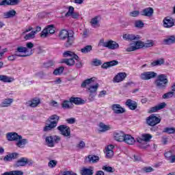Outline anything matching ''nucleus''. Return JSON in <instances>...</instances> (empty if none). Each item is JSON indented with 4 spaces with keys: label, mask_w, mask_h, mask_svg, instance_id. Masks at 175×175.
Masks as SVG:
<instances>
[{
    "label": "nucleus",
    "mask_w": 175,
    "mask_h": 175,
    "mask_svg": "<svg viewBox=\"0 0 175 175\" xmlns=\"http://www.w3.org/2000/svg\"><path fill=\"white\" fill-rule=\"evenodd\" d=\"M73 35H75V33L72 30L62 29L59 31V38L60 40H66L64 43L65 47H72L75 42V36Z\"/></svg>",
    "instance_id": "nucleus-1"
},
{
    "label": "nucleus",
    "mask_w": 175,
    "mask_h": 175,
    "mask_svg": "<svg viewBox=\"0 0 175 175\" xmlns=\"http://www.w3.org/2000/svg\"><path fill=\"white\" fill-rule=\"evenodd\" d=\"M8 142H16V146L18 148H24L26 144H28V139H23V136L19 135L17 133L11 132L6 134Z\"/></svg>",
    "instance_id": "nucleus-2"
},
{
    "label": "nucleus",
    "mask_w": 175,
    "mask_h": 175,
    "mask_svg": "<svg viewBox=\"0 0 175 175\" xmlns=\"http://www.w3.org/2000/svg\"><path fill=\"white\" fill-rule=\"evenodd\" d=\"M59 121V116L57 115H52L48 118V122L45 126L43 128L44 132H50L53 129H55L58 125V122Z\"/></svg>",
    "instance_id": "nucleus-3"
},
{
    "label": "nucleus",
    "mask_w": 175,
    "mask_h": 175,
    "mask_svg": "<svg viewBox=\"0 0 175 175\" xmlns=\"http://www.w3.org/2000/svg\"><path fill=\"white\" fill-rule=\"evenodd\" d=\"M168 82L169 81L167 80L166 75L161 74L158 75L157 79L154 81V84L159 90H165Z\"/></svg>",
    "instance_id": "nucleus-4"
},
{
    "label": "nucleus",
    "mask_w": 175,
    "mask_h": 175,
    "mask_svg": "<svg viewBox=\"0 0 175 175\" xmlns=\"http://www.w3.org/2000/svg\"><path fill=\"white\" fill-rule=\"evenodd\" d=\"M59 142H61V137L58 135H51L45 137V142L48 147L53 148Z\"/></svg>",
    "instance_id": "nucleus-5"
},
{
    "label": "nucleus",
    "mask_w": 175,
    "mask_h": 175,
    "mask_svg": "<svg viewBox=\"0 0 175 175\" xmlns=\"http://www.w3.org/2000/svg\"><path fill=\"white\" fill-rule=\"evenodd\" d=\"M99 46H103V47H107L109 50H116L119 49L120 44L115 41L108 40L105 42L104 40H100L99 42Z\"/></svg>",
    "instance_id": "nucleus-6"
},
{
    "label": "nucleus",
    "mask_w": 175,
    "mask_h": 175,
    "mask_svg": "<svg viewBox=\"0 0 175 175\" xmlns=\"http://www.w3.org/2000/svg\"><path fill=\"white\" fill-rule=\"evenodd\" d=\"M158 76V74L154 71H145L139 75V79L146 81L147 80H151V79H155Z\"/></svg>",
    "instance_id": "nucleus-7"
},
{
    "label": "nucleus",
    "mask_w": 175,
    "mask_h": 175,
    "mask_svg": "<svg viewBox=\"0 0 175 175\" xmlns=\"http://www.w3.org/2000/svg\"><path fill=\"white\" fill-rule=\"evenodd\" d=\"M49 33L53 35L55 33V27L54 25H49L46 26L41 32L40 36L41 38H47L49 36Z\"/></svg>",
    "instance_id": "nucleus-8"
},
{
    "label": "nucleus",
    "mask_w": 175,
    "mask_h": 175,
    "mask_svg": "<svg viewBox=\"0 0 175 175\" xmlns=\"http://www.w3.org/2000/svg\"><path fill=\"white\" fill-rule=\"evenodd\" d=\"M160 122L161 118L157 117L154 114H152L146 118V124L149 126H155V125H158Z\"/></svg>",
    "instance_id": "nucleus-9"
},
{
    "label": "nucleus",
    "mask_w": 175,
    "mask_h": 175,
    "mask_svg": "<svg viewBox=\"0 0 175 175\" xmlns=\"http://www.w3.org/2000/svg\"><path fill=\"white\" fill-rule=\"evenodd\" d=\"M57 131H59L61 135L65 137H70V127L62 124L57 128Z\"/></svg>",
    "instance_id": "nucleus-10"
},
{
    "label": "nucleus",
    "mask_w": 175,
    "mask_h": 175,
    "mask_svg": "<svg viewBox=\"0 0 175 175\" xmlns=\"http://www.w3.org/2000/svg\"><path fill=\"white\" fill-rule=\"evenodd\" d=\"M98 88H99V83H96L94 85H90L88 88V91L90 92L89 100L92 102L94 100L95 96H96V91H98Z\"/></svg>",
    "instance_id": "nucleus-11"
},
{
    "label": "nucleus",
    "mask_w": 175,
    "mask_h": 175,
    "mask_svg": "<svg viewBox=\"0 0 175 175\" xmlns=\"http://www.w3.org/2000/svg\"><path fill=\"white\" fill-rule=\"evenodd\" d=\"M142 41H136L130 44L129 46L126 49V51L131 53L132 51H136L139 49H142Z\"/></svg>",
    "instance_id": "nucleus-12"
},
{
    "label": "nucleus",
    "mask_w": 175,
    "mask_h": 175,
    "mask_svg": "<svg viewBox=\"0 0 175 175\" xmlns=\"http://www.w3.org/2000/svg\"><path fill=\"white\" fill-rule=\"evenodd\" d=\"M175 21L170 16L165 17L163 20V27L164 28H172L174 27Z\"/></svg>",
    "instance_id": "nucleus-13"
},
{
    "label": "nucleus",
    "mask_w": 175,
    "mask_h": 175,
    "mask_svg": "<svg viewBox=\"0 0 175 175\" xmlns=\"http://www.w3.org/2000/svg\"><path fill=\"white\" fill-rule=\"evenodd\" d=\"M111 108L115 114H122L125 113V109L120 104H113Z\"/></svg>",
    "instance_id": "nucleus-14"
},
{
    "label": "nucleus",
    "mask_w": 175,
    "mask_h": 175,
    "mask_svg": "<svg viewBox=\"0 0 175 175\" xmlns=\"http://www.w3.org/2000/svg\"><path fill=\"white\" fill-rule=\"evenodd\" d=\"M28 53V49L24 46H18L15 49V55L17 57H28V55H21V53Z\"/></svg>",
    "instance_id": "nucleus-15"
},
{
    "label": "nucleus",
    "mask_w": 175,
    "mask_h": 175,
    "mask_svg": "<svg viewBox=\"0 0 175 175\" xmlns=\"http://www.w3.org/2000/svg\"><path fill=\"white\" fill-rule=\"evenodd\" d=\"M18 158V153L13 152L7 154L3 158L4 162H12L13 159H17Z\"/></svg>",
    "instance_id": "nucleus-16"
},
{
    "label": "nucleus",
    "mask_w": 175,
    "mask_h": 175,
    "mask_svg": "<svg viewBox=\"0 0 175 175\" xmlns=\"http://www.w3.org/2000/svg\"><path fill=\"white\" fill-rule=\"evenodd\" d=\"M123 39L124 40H128L129 42H132V40H139L140 36L132 33H126L123 35Z\"/></svg>",
    "instance_id": "nucleus-17"
},
{
    "label": "nucleus",
    "mask_w": 175,
    "mask_h": 175,
    "mask_svg": "<svg viewBox=\"0 0 175 175\" xmlns=\"http://www.w3.org/2000/svg\"><path fill=\"white\" fill-rule=\"evenodd\" d=\"M125 105L130 110H136L137 109V103L131 99H127Z\"/></svg>",
    "instance_id": "nucleus-18"
},
{
    "label": "nucleus",
    "mask_w": 175,
    "mask_h": 175,
    "mask_svg": "<svg viewBox=\"0 0 175 175\" xmlns=\"http://www.w3.org/2000/svg\"><path fill=\"white\" fill-rule=\"evenodd\" d=\"M126 77V73L125 72H119L117 75H116L113 78L114 83H121V81H124L125 78Z\"/></svg>",
    "instance_id": "nucleus-19"
},
{
    "label": "nucleus",
    "mask_w": 175,
    "mask_h": 175,
    "mask_svg": "<svg viewBox=\"0 0 175 175\" xmlns=\"http://www.w3.org/2000/svg\"><path fill=\"white\" fill-rule=\"evenodd\" d=\"M123 142L126 144L133 146V144H135L136 142V140H135V138L132 137V135L125 134L124 138H123Z\"/></svg>",
    "instance_id": "nucleus-20"
},
{
    "label": "nucleus",
    "mask_w": 175,
    "mask_h": 175,
    "mask_svg": "<svg viewBox=\"0 0 175 175\" xmlns=\"http://www.w3.org/2000/svg\"><path fill=\"white\" fill-rule=\"evenodd\" d=\"M141 14L146 17H152V14H154V9L150 7L145 8L142 11Z\"/></svg>",
    "instance_id": "nucleus-21"
},
{
    "label": "nucleus",
    "mask_w": 175,
    "mask_h": 175,
    "mask_svg": "<svg viewBox=\"0 0 175 175\" xmlns=\"http://www.w3.org/2000/svg\"><path fill=\"white\" fill-rule=\"evenodd\" d=\"M165 107H166V103H161L154 107H151L148 113H155L158 111V110H162V109H165Z\"/></svg>",
    "instance_id": "nucleus-22"
},
{
    "label": "nucleus",
    "mask_w": 175,
    "mask_h": 175,
    "mask_svg": "<svg viewBox=\"0 0 175 175\" xmlns=\"http://www.w3.org/2000/svg\"><path fill=\"white\" fill-rule=\"evenodd\" d=\"M113 137L116 142H124L125 134L122 131H117L113 133Z\"/></svg>",
    "instance_id": "nucleus-23"
},
{
    "label": "nucleus",
    "mask_w": 175,
    "mask_h": 175,
    "mask_svg": "<svg viewBox=\"0 0 175 175\" xmlns=\"http://www.w3.org/2000/svg\"><path fill=\"white\" fill-rule=\"evenodd\" d=\"M106 158L108 159H110L111 158H113V155H114V146L113 145H109L106 148Z\"/></svg>",
    "instance_id": "nucleus-24"
},
{
    "label": "nucleus",
    "mask_w": 175,
    "mask_h": 175,
    "mask_svg": "<svg viewBox=\"0 0 175 175\" xmlns=\"http://www.w3.org/2000/svg\"><path fill=\"white\" fill-rule=\"evenodd\" d=\"M71 103L73 105H84L85 101L79 97H71L70 98Z\"/></svg>",
    "instance_id": "nucleus-25"
},
{
    "label": "nucleus",
    "mask_w": 175,
    "mask_h": 175,
    "mask_svg": "<svg viewBox=\"0 0 175 175\" xmlns=\"http://www.w3.org/2000/svg\"><path fill=\"white\" fill-rule=\"evenodd\" d=\"M27 105L30 107H38V105H40V98H36L31 100H29Z\"/></svg>",
    "instance_id": "nucleus-26"
},
{
    "label": "nucleus",
    "mask_w": 175,
    "mask_h": 175,
    "mask_svg": "<svg viewBox=\"0 0 175 175\" xmlns=\"http://www.w3.org/2000/svg\"><path fill=\"white\" fill-rule=\"evenodd\" d=\"M63 57H70V58H75V59L79 60V56L70 51H65L63 53Z\"/></svg>",
    "instance_id": "nucleus-27"
},
{
    "label": "nucleus",
    "mask_w": 175,
    "mask_h": 175,
    "mask_svg": "<svg viewBox=\"0 0 175 175\" xmlns=\"http://www.w3.org/2000/svg\"><path fill=\"white\" fill-rule=\"evenodd\" d=\"M98 126L100 132H107V131H110V129H111L110 125L105 124V123L102 122L99 123Z\"/></svg>",
    "instance_id": "nucleus-28"
},
{
    "label": "nucleus",
    "mask_w": 175,
    "mask_h": 175,
    "mask_svg": "<svg viewBox=\"0 0 175 175\" xmlns=\"http://www.w3.org/2000/svg\"><path fill=\"white\" fill-rule=\"evenodd\" d=\"M0 81H2L3 83H12V81H14V78L1 75H0Z\"/></svg>",
    "instance_id": "nucleus-29"
},
{
    "label": "nucleus",
    "mask_w": 175,
    "mask_h": 175,
    "mask_svg": "<svg viewBox=\"0 0 175 175\" xmlns=\"http://www.w3.org/2000/svg\"><path fill=\"white\" fill-rule=\"evenodd\" d=\"M16 10H11L6 12H4L3 17H4V18H13V17H14V16H16Z\"/></svg>",
    "instance_id": "nucleus-30"
},
{
    "label": "nucleus",
    "mask_w": 175,
    "mask_h": 175,
    "mask_svg": "<svg viewBox=\"0 0 175 175\" xmlns=\"http://www.w3.org/2000/svg\"><path fill=\"white\" fill-rule=\"evenodd\" d=\"M25 165H27V158L22 157L16 162L14 166L15 167H20L21 166H25Z\"/></svg>",
    "instance_id": "nucleus-31"
},
{
    "label": "nucleus",
    "mask_w": 175,
    "mask_h": 175,
    "mask_svg": "<svg viewBox=\"0 0 175 175\" xmlns=\"http://www.w3.org/2000/svg\"><path fill=\"white\" fill-rule=\"evenodd\" d=\"M13 103V98H5L1 104L0 107H9Z\"/></svg>",
    "instance_id": "nucleus-32"
},
{
    "label": "nucleus",
    "mask_w": 175,
    "mask_h": 175,
    "mask_svg": "<svg viewBox=\"0 0 175 175\" xmlns=\"http://www.w3.org/2000/svg\"><path fill=\"white\" fill-rule=\"evenodd\" d=\"M62 107L64 109V110L72 109L73 105L72 102H70V98L69 100H64L62 104Z\"/></svg>",
    "instance_id": "nucleus-33"
},
{
    "label": "nucleus",
    "mask_w": 175,
    "mask_h": 175,
    "mask_svg": "<svg viewBox=\"0 0 175 175\" xmlns=\"http://www.w3.org/2000/svg\"><path fill=\"white\" fill-rule=\"evenodd\" d=\"M88 162L90 163H97V162H99V157L94 155V154H90L88 156Z\"/></svg>",
    "instance_id": "nucleus-34"
},
{
    "label": "nucleus",
    "mask_w": 175,
    "mask_h": 175,
    "mask_svg": "<svg viewBox=\"0 0 175 175\" xmlns=\"http://www.w3.org/2000/svg\"><path fill=\"white\" fill-rule=\"evenodd\" d=\"M98 18L99 16H95L91 19L90 25L93 28H98V27H100Z\"/></svg>",
    "instance_id": "nucleus-35"
},
{
    "label": "nucleus",
    "mask_w": 175,
    "mask_h": 175,
    "mask_svg": "<svg viewBox=\"0 0 175 175\" xmlns=\"http://www.w3.org/2000/svg\"><path fill=\"white\" fill-rule=\"evenodd\" d=\"M94 81H95V77L87 79L81 83V86L82 87V88H85L87 85H90V84L94 83Z\"/></svg>",
    "instance_id": "nucleus-36"
},
{
    "label": "nucleus",
    "mask_w": 175,
    "mask_h": 175,
    "mask_svg": "<svg viewBox=\"0 0 175 175\" xmlns=\"http://www.w3.org/2000/svg\"><path fill=\"white\" fill-rule=\"evenodd\" d=\"M1 175H24V172L20 170H14L10 172H5Z\"/></svg>",
    "instance_id": "nucleus-37"
},
{
    "label": "nucleus",
    "mask_w": 175,
    "mask_h": 175,
    "mask_svg": "<svg viewBox=\"0 0 175 175\" xmlns=\"http://www.w3.org/2000/svg\"><path fill=\"white\" fill-rule=\"evenodd\" d=\"M163 42L165 43V44H174L175 43V36H171L170 37H168L166 39L163 40Z\"/></svg>",
    "instance_id": "nucleus-38"
},
{
    "label": "nucleus",
    "mask_w": 175,
    "mask_h": 175,
    "mask_svg": "<svg viewBox=\"0 0 175 175\" xmlns=\"http://www.w3.org/2000/svg\"><path fill=\"white\" fill-rule=\"evenodd\" d=\"M80 174L81 175H93L94 174V170L90 168H83Z\"/></svg>",
    "instance_id": "nucleus-39"
},
{
    "label": "nucleus",
    "mask_w": 175,
    "mask_h": 175,
    "mask_svg": "<svg viewBox=\"0 0 175 175\" xmlns=\"http://www.w3.org/2000/svg\"><path fill=\"white\" fill-rule=\"evenodd\" d=\"M64 64H66L68 65V66H73L75 64H76V62H75V58L70 57L69 59H64L63 60Z\"/></svg>",
    "instance_id": "nucleus-40"
},
{
    "label": "nucleus",
    "mask_w": 175,
    "mask_h": 175,
    "mask_svg": "<svg viewBox=\"0 0 175 175\" xmlns=\"http://www.w3.org/2000/svg\"><path fill=\"white\" fill-rule=\"evenodd\" d=\"M36 34V31H31L30 33L26 34L24 36L25 40H29L31 39H35V35Z\"/></svg>",
    "instance_id": "nucleus-41"
},
{
    "label": "nucleus",
    "mask_w": 175,
    "mask_h": 175,
    "mask_svg": "<svg viewBox=\"0 0 175 175\" xmlns=\"http://www.w3.org/2000/svg\"><path fill=\"white\" fill-rule=\"evenodd\" d=\"M81 51L83 54H87L88 53H90V51H92V46L91 45L85 46V47L81 49Z\"/></svg>",
    "instance_id": "nucleus-42"
},
{
    "label": "nucleus",
    "mask_w": 175,
    "mask_h": 175,
    "mask_svg": "<svg viewBox=\"0 0 175 175\" xmlns=\"http://www.w3.org/2000/svg\"><path fill=\"white\" fill-rule=\"evenodd\" d=\"M64 69H65L64 68V66H60L58 68H56L53 71V75H55V76H58L59 75H62V73H64Z\"/></svg>",
    "instance_id": "nucleus-43"
},
{
    "label": "nucleus",
    "mask_w": 175,
    "mask_h": 175,
    "mask_svg": "<svg viewBox=\"0 0 175 175\" xmlns=\"http://www.w3.org/2000/svg\"><path fill=\"white\" fill-rule=\"evenodd\" d=\"M141 44H142V49H143V47H146V48H148V47H152V46H154V42L152 41H147L146 42H143L142 41H141Z\"/></svg>",
    "instance_id": "nucleus-44"
},
{
    "label": "nucleus",
    "mask_w": 175,
    "mask_h": 175,
    "mask_svg": "<svg viewBox=\"0 0 175 175\" xmlns=\"http://www.w3.org/2000/svg\"><path fill=\"white\" fill-rule=\"evenodd\" d=\"M137 143H139V144H141V145H139L140 148H144V149L147 148V146L144 145V143H146V142H145L144 139H143V137H142V138L137 137Z\"/></svg>",
    "instance_id": "nucleus-45"
},
{
    "label": "nucleus",
    "mask_w": 175,
    "mask_h": 175,
    "mask_svg": "<svg viewBox=\"0 0 175 175\" xmlns=\"http://www.w3.org/2000/svg\"><path fill=\"white\" fill-rule=\"evenodd\" d=\"M165 64V60L163 59H160L154 61L153 62L151 63L152 66H158V65H163Z\"/></svg>",
    "instance_id": "nucleus-46"
},
{
    "label": "nucleus",
    "mask_w": 175,
    "mask_h": 175,
    "mask_svg": "<svg viewBox=\"0 0 175 175\" xmlns=\"http://www.w3.org/2000/svg\"><path fill=\"white\" fill-rule=\"evenodd\" d=\"M102 170H105V172H107V173H114L116 171L113 167L107 165L103 166Z\"/></svg>",
    "instance_id": "nucleus-47"
},
{
    "label": "nucleus",
    "mask_w": 175,
    "mask_h": 175,
    "mask_svg": "<svg viewBox=\"0 0 175 175\" xmlns=\"http://www.w3.org/2000/svg\"><path fill=\"white\" fill-rule=\"evenodd\" d=\"M142 137L144 139V142H150L152 139V135L150 134H142Z\"/></svg>",
    "instance_id": "nucleus-48"
},
{
    "label": "nucleus",
    "mask_w": 175,
    "mask_h": 175,
    "mask_svg": "<svg viewBox=\"0 0 175 175\" xmlns=\"http://www.w3.org/2000/svg\"><path fill=\"white\" fill-rule=\"evenodd\" d=\"M75 12V8L73 6H69L68 8V11L67 13L65 14L66 17H70L72 14Z\"/></svg>",
    "instance_id": "nucleus-49"
},
{
    "label": "nucleus",
    "mask_w": 175,
    "mask_h": 175,
    "mask_svg": "<svg viewBox=\"0 0 175 175\" xmlns=\"http://www.w3.org/2000/svg\"><path fill=\"white\" fill-rule=\"evenodd\" d=\"M92 65H94V66H100V65H102V61L96 58L93 59Z\"/></svg>",
    "instance_id": "nucleus-50"
},
{
    "label": "nucleus",
    "mask_w": 175,
    "mask_h": 175,
    "mask_svg": "<svg viewBox=\"0 0 175 175\" xmlns=\"http://www.w3.org/2000/svg\"><path fill=\"white\" fill-rule=\"evenodd\" d=\"M142 173H151V172H154V168L152 167H144L142 169Z\"/></svg>",
    "instance_id": "nucleus-51"
},
{
    "label": "nucleus",
    "mask_w": 175,
    "mask_h": 175,
    "mask_svg": "<svg viewBox=\"0 0 175 175\" xmlns=\"http://www.w3.org/2000/svg\"><path fill=\"white\" fill-rule=\"evenodd\" d=\"M57 163H58V162H57V161H55V160H51L48 163V166L51 169H53V167H55L57 166Z\"/></svg>",
    "instance_id": "nucleus-52"
},
{
    "label": "nucleus",
    "mask_w": 175,
    "mask_h": 175,
    "mask_svg": "<svg viewBox=\"0 0 175 175\" xmlns=\"http://www.w3.org/2000/svg\"><path fill=\"white\" fill-rule=\"evenodd\" d=\"M135 27L136 28H143V27H144V23L142 21H135Z\"/></svg>",
    "instance_id": "nucleus-53"
},
{
    "label": "nucleus",
    "mask_w": 175,
    "mask_h": 175,
    "mask_svg": "<svg viewBox=\"0 0 175 175\" xmlns=\"http://www.w3.org/2000/svg\"><path fill=\"white\" fill-rule=\"evenodd\" d=\"M163 132H165V133H170V134L175 133V129L173 127L172 128L167 127L164 129Z\"/></svg>",
    "instance_id": "nucleus-54"
},
{
    "label": "nucleus",
    "mask_w": 175,
    "mask_h": 175,
    "mask_svg": "<svg viewBox=\"0 0 175 175\" xmlns=\"http://www.w3.org/2000/svg\"><path fill=\"white\" fill-rule=\"evenodd\" d=\"M173 155V153H172V151H167L164 153V157L166 158L167 161L172 158V156Z\"/></svg>",
    "instance_id": "nucleus-55"
},
{
    "label": "nucleus",
    "mask_w": 175,
    "mask_h": 175,
    "mask_svg": "<svg viewBox=\"0 0 175 175\" xmlns=\"http://www.w3.org/2000/svg\"><path fill=\"white\" fill-rule=\"evenodd\" d=\"M139 14H140V12L139 10H135L129 13V16H131V17H137Z\"/></svg>",
    "instance_id": "nucleus-56"
},
{
    "label": "nucleus",
    "mask_w": 175,
    "mask_h": 175,
    "mask_svg": "<svg viewBox=\"0 0 175 175\" xmlns=\"http://www.w3.org/2000/svg\"><path fill=\"white\" fill-rule=\"evenodd\" d=\"M173 94H174L173 92H167L166 94H164L163 95V99H167L169 98H172L173 96Z\"/></svg>",
    "instance_id": "nucleus-57"
},
{
    "label": "nucleus",
    "mask_w": 175,
    "mask_h": 175,
    "mask_svg": "<svg viewBox=\"0 0 175 175\" xmlns=\"http://www.w3.org/2000/svg\"><path fill=\"white\" fill-rule=\"evenodd\" d=\"M85 147V143L83 141H81L77 145V148H79V150H83Z\"/></svg>",
    "instance_id": "nucleus-58"
},
{
    "label": "nucleus",
    "mask_w": 175,
    "mask_h": 175,
    "mask_svg": "<svg viewBox=\"0 0 175 175\" xmlns=\"http://www.w3.org/2000/svg\"><path fill=\"white\" fill-rule=\"evenodd\" d=\"M10 6H16L20 3V0H9Z\"/></svg>",
    "instance_id": "nucleus-59"
},
{
    "label": "nucleus",
    "mask_w": 175,
    "mask_h": 175,
    "mask_svg": "<svg viewBox=\"0 0 175 175\" xmlns=\"http://www.w3.org/2000/svg\"><path fill=\"white\" fill-rule=\"evenodd\" d=\"M108 64L109 65V68H111V66H116V65H118V61L112 60L111 62H108Z\"/></svg>",
    "instance_id": "nucleus-60"
},
{
    "label": "nucleus",
    "mask_w": 175,
    "mask_h": 175,
    "mask_svg": "<svg viewBox=\"0 0 175 175\" xmlns=\"http://www.w3.org/2000/svg\"><path fill=\"white\" fill-rule=\"evenodd\" d=\"M9 6L10 5V3L9 0H3L1 2H0V6Z\"/></svg>",
    "instance_id": "nucleus-61"
},
{
    "label": "nucleus",
    "mask_w": 175,
    "mask_h": 175,
    "mask_svg": "<svg viewBox=\"0 0 175 175\" xmlns=\"http://www.w3.org/2000/svg\"><path fill=\"white\" fill-rule=\"evenodd\" d=\"M54 66V62L53 61H49L44 64V68H51Z\"/></svg>",
    "instance_id": "nucleus-62"
},
{
    "label": "nucleus",
    "mask_w": 175,
    "mask_h": 175,
    "mask_svg": "<svg viewBox=\"0 0 175 175\" xmlns=\"http://www.w3.org/2000/svg\"><path fill=\"white\" fill-rule=\"evenodd\" d=\"M26 49H27V53L28 50H32L33 49V43L31 42L26 43Z\"/></svg>",
    "instance_id": "nucleus-63"
},
{
    "label": "nucleus",
    "mask_w": 175,
    "mask_h": 175,
    "mask_svg": "<svg viewBox=\"0 0 175 175\" xmlns=\"http://www.w3.org/2000/svg\"><path fill=\"white\" fill-rule=\"evenodd\" d=\"M66 121L68 124H75V122H76V118H68L66 120Z\"/></svg>",
    "instance_id": "nucleus-64"
}]
</instances>
